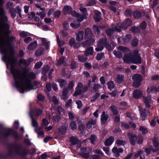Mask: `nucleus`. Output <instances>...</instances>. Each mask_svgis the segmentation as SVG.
<instances>
[{
  "label": "nucleus",
  "instance_id": "1",
  "mask_svg": "<svg viewBox=\"0 0 159 159\" xmlns=\"http://www.w3.org/2000/svg\"><path fill=\"white\" fill-rule=\"evenodd\" d=\"M5 14L2 6H0V52L4 54L2 59L8 68L11 63H13V59L17 60L13 55V49L11 44L16 40V38L14 36L9 37V26Z\"/></svg>",
  "mask_w": 159,
  "mask_h": 159
},
{
  "label": "nucleus",
  "instance_id": "2",
  "mask_svg": "<svg viewBox=\"0 0 159 159\" xmlns=\"http://www.w3.org/2000/svg\"><path fill=\"white\" fill-rule=\"evenodd\" d=\"M17 61V60L13 59V63H11L9 66L10 67L11 72L14 77L15 86L20 93H23L25 91L34 89L31 80L35 79L36 76L33 72L21 73L19 70L16 68Z\"/></svg>",
  "mask_w": 159,
  "mask_h": 159
},
{
  "label": "nucleus",
  "instance_id": "3",
  "mask_svg": "<svg viewBox=\"0 0 159 159\" xmlns=\"http://www.w3.org/2000/svg\"><path fill=\"white\" fill-rule=\"evenodd\" d=\"M63 12L65 15L70 13L71 15L76 17L77 20L79 22H81L84 19H86L87 16L88 15H81L74 11H72L71 7L69 6H65L64 7L63 9Z\"/></svg>",
  "mask_w": 159,
  "mask_h": 159
},
{
  "label": "nucleus",
  "instance_id": "4",
  "mask_svg": "<svg viewBox=\"0 0 159 159\" xmlns=\"http://www.w3.org/2000/svg\"><path fill=\"white\" fill-rule=\"evenodd\" d=\"M107 40L106 38L100 39L98 43V47L95 48V50L97 52L102 51L103 49V46L106 45H107L106 48L108 50H112L115 47L113 43L107 44Z\"/></svg>",
  "mask_w": 159,
  "mask_h": 159
},
{
  "label": "nucleus",
  "instance_id": "5",
  "mask_svg": "<svg viewBox=\"0 0 159 159\" xmlns=\"http://www.w3.org/2000/svg\"><path fill=\"white\" fill-rule=\"evenodd\" d=\"M92 33L89 28H86L85 30V37L88 39L82 43L84 46H89L94 42V40L92 38Z\"/></svg>",
  "mask_w": 159,
  "mask_h": 159
},
{
  "label": "nucleus",
  "instance_id": "6",
  "mask_svg": "<svg viewBox=\"0 0 159 159\" xmlns=\"http://www.w3.org/2000/svg\"><path fill=\"white\" fill-rule=\"evenodd\" d=\"M132 78L134 80L133 86L135 88L139 87L142 79V76L140 74H136L133 76Z\"/></svg>",
  "mask_w": 159,
  "mask_h": 159
},
{
  "label": "nucleus",
  "instance_id": "7",
  "mask_svg": "<svg viewBox=\"0 0 159 159\" xmlns=\"http://www.w3.org/2000/svg\"><path fill=\"white\" fill-rule=\"evenodd\" d=\"M132 63L135 64H140L142 63L141 58L139 54L138 50H135L133 52Z\"/></svg>",
  "mask_w": 159,
  "mask_h": 159
},
{
  "label": "nucleus",
  "instance_id": "8",
  "mask_svg": "<svg viewBox=\"0 0 159 159\" xmlns=\"http://www.w3.org/2000/svg\"><path fill=\"white\" fill-rule=\"evenodd\" d=\"M82 156L85 158H88L89 156V153L92 152V149L89 148H83L81 149Z\"/></svg>",
  "mask_w": 159,
  "mask_h": 159
},
{
  "label": "nucleus",
  "instance_id": "9",
  "mask_svg": "<svg viewBox=\"0 0 159 159\" xmlns=\"http://www.w3.org/2000/svg\"><path fill=\"white\" fill-rule=\"evenodd\" d=\"M121 30L118 27V25L116 26L114 25L112 27V28H109L106 30V32L108 35L111 36L113 33L114 31L120 32Z\"/></svg>",
  "mask_w": 159,
  "mask_h": 159
},
{
  "label": "nucleus",
  "instance_id": "10",
  "mask_svg": "<svg viewBox=\"0 0 159 159\" xmlns=\"http://www.w3.org/2000/svg\"><path fill=\"white\" fill-rule=\"evenodd\" d=\"M132 21L130 19H127L123 23V25L121 24H118V27L121 29L124 28V29H126L127 26L130 25L132 24Z\"/></svg>",
  "mask_w": 159,
  "mask_h": 159
},
{
  "label": "nucleus",
  "instance_id": "11",
  "mask_svg": "<svg viewBox=\"0 0 159 159\" xmlns=\"http://www.w3.org/2000/svg\"><path fill=\"white\" fill-rule=\"evenodd\" d=\"M83 86V84L80 82L78 83L77 87H76L75 91L73 95V96L76 97L82 93L81 89Z\"/></svg>",
  "mask_w": 159,
  "mask_h": 159
},
{
  "label": "nucleus",
  "instance_id": "12",
  "mask_svg": "<svg viewBox=\"0 0 159 159\" xmlns=\"http://www.w3.org/2000/svg\"><path fill=\"white\" fill-rule=\"evenodd\" d=\"M133 52L124 56L123 60L124 62L127 63H132Z\"/></svg>",
  "mask_w": 159,
  "mask_h": 159
},
{
  "label": "nucleus",
  "instance_id": "13",
  "mask_svg": "<svg viewBox=\"0 0 159 159\" xmlns=\"http://www.w3.org/2000/svg\"><path fill=\"white\" fill-rule=\"evenodd\" d=\"M143 101L146 107H149L150 105L152 103L151 97L149 96L143 97Z\"/></svg>",
  "mask_w": 159,
  "mask_h": 159
},
{
  "label": "nucleus",
  "instance_id": "14",
  "mask_svg": "<svg viewBox=\"0 0 159 159\" xmlns=\"http://www.w3.org/2000/svg\"><path fill=\"white\" fill-rule=\"evenodd\" d=\"M112 152L114 154L115 157H116L118 158L120 156L119 153H122L124 150L122 148H118L116 147H114L112 149Z\"/></svg>",
  "mask_w": 159,
  "mask_h": 159
},
{
  "label": "nucleus",
  "instance_id": "15",
  "mask_svg": "<svg viewBox=\"0 0 159 159\" xmlns=\"http://www.w3.org/2000/svg\"><path fill=\"white\" fill-rule=\"evenodd\" d=\"M109 117L108 115L103 111L101 116V120L102 124H105Z\"/></svg>",
  "mask_w": 159,
  "mask_h": 159
},
{
  "label": "nucleus",
  "instance_id": "16",
  "mask_svg": "<svg viewBox=\"0 0 159 159\" xmlns=\"http://www.w3.org/2000/svg\"><path fill=\"white\" fill-rule=\"evenodd\" d=\"M143 95L142 92L139 90L137 89L134 90L133 93V97L135 99L139 98L142 97Z\"/></svg>",
  "mask_w": 159,
  "mask_h": 159
},
{
  "label": "nucleus",
  "instance_id": "17",
  "mask_svg": "<svg viewBox=\"0 0 159 159\" xmlns=\"http://www.w3.org/2000/svg\"><path fill=\"white\" fill-rule=\"evenodd\" d=\"M152 142L155 149L157 151L158 154H159V143L158 139L156 138H154Z\"/></svg>",
  "mask_w": 159,
  "mask_h": 159
},
{
  "label": "nucleus",
  "instance_id": "18",
  "mask_svg": "<svg viewBox=\"0 0 159 159\" xmlns=\"http://www.w3.org/2000/svg\"><path fill=\"white\" fill-rule=\"evenodd\" d=\"M68 90L67 89H64L62 92V95L61 96V98L65 101L68 98Z\"/></svg>",
  "mask_w": 159,
  "mask_h": 159
},
{
  "label": "nucleus",
  "instance_id": "19",
  "mask_svg": "<svg viewBox=\"0 0 159 159\" xmlns=\"http://www.w3.org/2000/svg\"><path fill=\"white\" fill-rule=\"evenodd\" d=\"M114 141V138L113 137H110L106 140L104 142L105 145L108 146L111 145Z\"/></svg>",
  "mask_w": 159,
  "mask_h": 159
},
{
  "label": "nucleus",
  "instance_id": "20",
  "mask_svg": "<svg viewBox=\"0 0 159 159\" xmlns=\"http://www.w3.org/2000/svg\"><path fill=\"white\" fill-rule=\"evenodd\" d=\"M147 91L148 93L158 92L157 85H153L150 86L148 88Z\"/></svg>",
  "mask_w": 159,
  "mask_h": 159
},
{
  "label": "nucleus",
  "instance_id": "21",
  "mask_svg": "<svg viewBox=\"0 0 159 159\" xmlns=\"http://www.w3.org/2000/svg\"><path fill=\"white\" fill-rule=\"evenodd\" d=\"M149 115V112L147 110H145L141 113L140 118L142 120H144L146 119V116Z\"/></svg>",
  "mask_w": 159,
  "mask_h": 159
},
{
  "label": "nucleus",
  "instance_id": "22",
  "mask_svg": "<svg viewBox=\"0 0 159 159\" xmlns=\"http://www.w3.org/2000/svg\"><path fill=\"white\" fill-rule=\"evenodd\" d=\"M93 51V48L92 47H90L87 48L85 51L84 55L86 56H88L89 55H92Z\"/></svg>",
  "mask_w": 159,
  "mask_h": 159
},
{
  "label": "nucleus",
  "instance_id": "23",
  "mask_svg": "<svg viewBox=\"0 0 159 159\" xmlns=\"http://www.w3.org/2000/svg\"><path fill=\"white\" fill-rule=\"evenodd\" d=\"M30 116L31 118V123L32 125V126L34 127H35L36 128V129H38V128H37V127L38 126V124L37 121L34 119L32 115L31 114V113L30 112L29 113Z\"/></svg>",
  "mask_w": 159,
  "mask_h": 159
},
{
  "label": "nucleus",
  "instance_id": "24",
  "mask_svg": "<svg viewBox=\"0 0 159 159\" xmlns=\"http://www.w3.org/2000/svg\"><path fill=\"white\" fill-rule=\"evenodd\" d=\"M137 139V136L136 134H133L129 137L131 143L133 145H135V142Z\"/></svg>",
  "mask_w": 159,
  "mask_h": 159
},
{
  "label": "nucleus",
  "instance_id": "25",
  "mask_svg": "<svg viewBox=\"0 0 159 159\" xmlns=\"http://www.w3.org/2000/svg\"><path fill=\"white\" fill-rule=\"evenodd\" d=\"M96 122V120H91L86 124V127L88 129H90L93 125H95Z\"/></svg>",
  "mask_w": 159,
  "mask_h": 159
},
{
  "label": "nucleus",
  "instance_id": "26",
  "mask_svg": "<svg viewBox=\"0 0 159 159\" xmlns=\"http://www.w3.org/2000/svg\"><path fill=\"white\" fill-rule=\"evenodd\" d=\"M131 36L130 35H126L125 37H123L122 38V43L124 44H125L129 42L131 39Z\"/></svg>",
  "mask_w": 159,
  "mask_h": 159
},
{
  "label": "nucleus",
  "instance_id": "27",
  "mask_svg": "<svg viewBox=\"0 0 159 159\" xmlns=\"http://www.w3.org/2000/svg\"><path fill=\"white\" fill-rule=\"evenodd\" d=\"M84 34V32L83 31L79 32L76 38V40L78 41H80L82 40L83 39Z\"/></svg>",
  "mask_w": 159,
  "mask_h": 159
},
{
  "label": "nucleus",
  "instance_id": "28",
  "mask_svg": "<svg viewBox=\"0 0 159 159\" xmlns=\"http://www.w3.org/2000/svg\"><path fill=\"white\" fill-rule=\"evenodd\" d=\"M57 81L59 83L60 86L61 88H64L67 84L66 81L63 79H58Z\"/></svg>",
  "mask_w": 159,
  "mask_h": 159
},
{
  "label": "nucleus",
  "instance_id": "29",
  "mask_svg": "<svg viewBox=\"0 0 159 159\" xmlns=\"http://www.w3.org/2000/svg\"><path fill=\"white\" fill-rule=\"evenodd\" d=\"M124 76L122 74H118L116 79V81L119 83H120L124 80Z\"/></svg>",
  "mask_w": 159,
  "mask_h": 159
},
{
  "label": "nucleus",
  "instance_id": "30",
  "mask_svg": "<svg viewBox=\"0 0 159 159\" xmlns=\"http://www.w3.org/2000/svg\"><path fill=\"white\" fill-rule=\"evenodd\" d=\"M69 127L72 130H75L77 128V125L75 121H72L69 124Z\"/></svg>",
  "mask_w": 159,
  "mask_h": 159
},
{
  "label": "nucleus",
  "instance_id": "31",
  "mask_svg": "<svg viewBox=\"0 0 159 159\" xmlns=\"http://www.w3.org/2000/svg\"><path fill=\"white\" fill-rule=\"evenodd\" d=\"M37 43L36 41H34V42L32 43H30L28 47V48L29 50H32L36 48L37 46Z\"/></svg>",
  "mask_w": 159,
  "mask_h": 159
},
{
  "label": "nucleus",
  "instance_id": "32",
  "mask_svg": "<svg viewBox=\"0 0 159 159\" xmlns=\"http://www.w3.org/2000/svg\"><path fill=\"white\" fill-rule=\"evenodd\" d=\"M110 108L111 109V111L114 115H116L118 114L119 111L117 108L115 106L112 105L110 107Z\"/></svg>",
  "mask_w": 159,
  "mask_h": 159
},
{
  "label": "nucleus",
  "instance_id": "33",
  "mask_svg": "<svg viewBox=\"0 0 159 159\" xmlns=\"http://www.w3.org/2000/svg\"><path fill=\"white\" fill-rule=\"evenodd\" d=\"M59 131L61 134H64L66 131V127L65 126L62 125L59 128Z\"/></svg>",
  "mask_w": 159,
  "mask_h": 159
},
{
  "label": "nucleus",
  "instance_id": "34",
  "mask_svg": "<svg viewBox=\"0 0 159 159\" xmlns=\"http://www.w3.org/2000/svg\"><path fill=\"white\" fill-rule=\"evenodd\" d=\"M36 130L38 131H37V132L38 134L39 137H43L44 136L43 132L41 128L37 129H35V131Z\"/></svg>",
  "mask_w": 159,
  "mask_h": 159
},
{
  "label": "nucleus",
  "instance_id": "35",
  "mask_svg": "<svg viewBox=\"0 0 159 159\" xmlns=\"http://www.w3.org/2000/svg\"><path fill=\"white\" fill-rule=\"evenodd\" d=\"M57 44L59 46L61 47L65 44L63 41H62L58 36H57Z\"/></svg>",
  "mask_w": 159,
  "mask_h": 159
},
{
  "label": "nucleus",
  "instance_id": "36",
  "mask_svg": "<svg viewBox=\"0 0 159 159\" xmlns=\"http://www.w3.org/2000/svg\"><path fill=\"white\" fill-rule=\"evenodd\" d=\"M107 84L108 89H109L111 90L115 87V84L113 81H110L108 82Z\"/></svg>",
  "mask_w": 159,
  "mask_h": 159
},
{
  "label": "nucleus",
  "instance_id": "37",
  "mask_svg": "<svg viewBox=\"0 0 159 159\" xmlns=\"http://www.w3.org/2000/svg\"><path fill=\"white\" fill-rule=\"evenodd\" d=\"M116 143L117 144L119 145L123 146L126 144V142L123 140L118 139L116 141Z\"/></svg>",
  "mask_w": 159,
  "mask_h": 159
},
{
  "label": "nucleus",
  "instance_id": "38",
  "mask_svg": "<svg viewBox=\"0 0 159 159\" xmlns=\"http://www.w3.org/2000/svg\"><path fill=\"white\" fill-rule=\"evenodd\" d=\"M70 141L73 145L76 144L78 142V139L75 137H71L70 139Z\"/></svg>",
  "mask_w": 159,
  "mask_h": 159
},
{
  "label": "nucleus",
  "instance_id": "39",
  "mask_svg": "<svg viewBox=\"0 0 159 159\" xmlns=\"http://www.w3.org/2000/svg\"><path fill=\"white\" fill-rule=\"evenodd\" d=\"M100 94L98 93H96L92 98L91 101L92 102H94L97 99L99 96Z\"/></svg>",
  "mask_w": 159,
  "mask_h": 159
},
{
  "label": "nucleus",
  "instance_id": "40",
  "mask_svg": "<svg viewBox=\"0 0 159 159\" xmlns=\"http://www.w3.org/2000/svg\"><path fill=\"white\" fill-rule=\"evenodd\" d=\"M113 52L114 55L117 58H120L122 57V54L120 52L114 51Z\"/></svg>",
  "mask_w": 159,
  "mask_h": 159
},
{
  "label": "nucleus",
  "instance_id": "41",
  "mask_svg": "<svg viewBox=\"0 0 159 159\" xmlns=\"http://www.w3.org/2000/svg\"><path fill=\"white\" fill-rule=\"evenodd\" d=\"M74 83L75 81H71L69 83L68 87L66 89H67L68 91L71 90L74 86Z\"/></svg>",
  "mask_w": 159,
  "mask_h": 159
},
{
  "label": "nucleus",
  "instance_id": "42",
  "mask_svg": "<svg viewBox=\"0 0 159 159\" xmlns=\"http://www.w3.org/2000/svg\"><path fill=\"white\" fill-rule=\"evenodd\" d=\"M133 16L135 18L138 19L141 17V13L138 11H135L133 13Z\"/></svg>",
  "mask_w": 159,
  "mask_h": 159
},
{
  "label": "nucleus",
  "instance_id": "43",
  "mask_svg": "<svg viewBox=\"0 0 159 159\" xmlns=\"http://www.w3.org/2000/svg\"><path fill=\"white\" fill-rule=\"evenodd\" d=\"M121 92L120 91L116 90L111 93L110 94L112 96L116 97Z\"/></svg>",
  "mask_w": 159,
  "mask_h": 159
},
{
  "label": "nucleus",
  "instance_id": "44",
  "mask_svg": "<svg viewBox=\"0 0 159 159\" xmlns=\"http://www.w3.org/2000/svg\"><path fill=\"white\" fill-rule=\"evenodd\" d=\"M104 57V53H100L97 54L96 58L98 60H100L102 59Z\"/></svg>",
  "mask_w": 159,
  "mask_h": 159
},
{
  "label": "nucleus",
  "instance_id": "45",
  "mask_svg": "<svg viewBox=\"0 0 159 159\" xmlns=\"http://www.w3.org/2000/svg\"><path fill=\"white\" fill-rule=\"evenodd\" d=\"M20 63V64L25 66H28L29 64L28 63L27 60H25L24 59H21L19 61Z\"/></svg>",
  "mask_w": 159,
  "mask_h": 159
},
{
  "label": "nucleus",
  "instance_id": "46",
  "mask_svg": "<svg viewBox=\"0 0 159 159\" xmlns=\"http://www.w3.org/2000/svg\"><path fill=\"white\" fill-rule=\"evenodd\" d=\"M80 23H77L76 22L72 23L70 25L73 28L77 29L79 28L80 26Z\"/></svg>",
  "mask_w": 159,
  "mask_h": 159
},
{
  "label": "nucleus",
  "instance_id": "47",
  "mask_svg": "<svg viewBox=\"0 0 159 159\" xmlns=\"http://www.w3.org/2000/svg\"><path fill=\"white\" fill-rule=\"evenodd\" d=\"M118 50L123 52H127L129 51V49L127 48L122 46H120L118 47Z\"/></svg>",
  "mask_w": 159,
  "mask_h": 159
},
{
  "label": "nucleus",
  "instance_id": "48",
  "mask_svg": "<svg viewBox=\"0 0 159 159\" xmlns=\"http://www.w3.org/2000/svg\"><path fill=\"white\" fill-rule=\"evenodd\" d=\"M93 29L95 34H98L99 33V29L98 26L95 25H93Z\"/></svg>",
  "mask_w": 159,
  "mask_h": 159
},
{
  "label": "nucleus",
  "instance_id": "49",
  "mask_svg": "<svg viewBox=\"0 0 159 159\" xmlns=\"http://www.w3.org/2000/svg\"><path fill=\"white\" fill-rule=\"evenodd\" d=\"M49 69V66L47 65L45 66L43 69L42 73L43 74H45L48 71Z\"/></svg>",
  "mask_w": 159,
  "mask_h": 159
},
{
  "label": "nucleus",
  "instance_id": "50",
  "mask_svg": "<svg viewBox=\"0 0 159 159\" xmlns=\"http://www.w3.org/2000/svg\"><path fill=\"white\" fill-rule=\"evenodd\" d=\"M139 130L143 134H146L148 132L147 129L143 126L140 127L139 128Z\"/></svg>",
  "mask_w": 159,
  "mask_h": 159
},
{
  "label": "nucleus",
  "instance_id": "51",
  "mask_svg": "<svg viewBox=\"0 0 159 159\" xmlns=\"http://www.w3.org/2000/svg\"><path fill=\"white\" fill-rule=\"evenodd\" d=\"M65 58L64 57H62L60 58L57 63V66H60L63 64L65 61Z\"/></svg>",
  "mask_w": 159,
  "mask_h": 159
},
{
  "label": "nucleus",
  "instance_id": "52",
  "mask_svg": "<svg viewBox=\"0 0 159 159\" xmlns=\"http://www.w3.org/2000/svg\"><path fill=\"white\" fill-rule=\"evenodd\" d=\"M79 61L81 62H84L87 60V58L83 56H80L78 57Z\"/></svg>",
  "mask_w": 159,
  "mask_h": 159
},
{
  "label": "nucleus",
  "instance_id": "53",
  "mask_svg": "<svg viewBox=\"0 0 159 159\" xmlns=\"http://www.w3.org/2000/svg\"><path fill=\"white\" fill-rule=\"evenodd\" d=\"M72 101L71 99H69L66 102L65 106L66 107H69L71 105Z\"/></svg>",
  "mask_w": 159,
  "mask_h": 159
},
{
  "label": "nucleus",
  "instance_id": "54",
  "mask_svg": "<svg viewBox=\"0 0 159 159\" xmlns=\"http://www.w3.org/2000/svg\"><path fill=\"white\" fill-rule=\"evenodd\" d=\"M42 112V111L39 109H36L34 111V113L37 116H39L40 115Z\"/></svg>",
  "mask_w": 159,
  "mask_h": 159
},
{
  "label": "nucleus",
  "instance_id": "55",
  "mask_svg": "<svg viewBox=\"0 0 159 159\" xmlns=\"http://www.w3.org/2000/svg\"><path fill=\"white\" fill-rule=\"evenodd\" d=\"M131 30L132 31L135 33H139L140 31L138 27L135 26L132 27Z\"/></svg>",
  "mask_w": 159,
  "mask_h": 159
},
{
  "label": "nucleus",
  "instance_id": "56",
  "mask_svg": "<svg viewBox=\"0 0 159 159\" xmlns=\"http://www.w3.org/2000/svg\"><path fill=\"white\" fill-rule=\"evenodd\" d=\"M28 35V34L26 32L22 31L20 33V36L21 37L25 38Z\"/></svg>",
  "mask_w": 159,
  "mask_h": 159
},
{
  "label": "nucleus",
  "instance_id": "57",
  "mask_svg": "<svg viewBox=\"0 0 159 159\" xmlns=\"http://www.w3.org/2000/svg\"><path fill=\"white\" fill-rule=\"evenodd\" d=\"M12 130L10 129H7L5 132L4 134V135L5 137H7L10 135L11 133Z\"/></svg>",
  "mask_w": 159,
  "mask_h": 159
},
{
  "label": "nucleus",
  "instance_id": "58",
  "mask_svg": "<svg viewBox=\"0 0 159 159\" xmlns=\"http://www.w3.org/2000/svg\"><path fill=\"white\" fill-rule=\"evenodd\" d=\"M96 137L95 135H92L90 138L92 143L93 144L96 140Z\"/></svg>",
  "mask_w": 159,
  "mask_h": 159
},
{
  "label": "nucleus",
  "instance_id": "59",
  "mask_svg": "<svg viewBox=\"0 0 159 159\" xmlns=\"http://www.w3.org/2000/svg\"><path fill=\"white\" fill-rule=\"evenodd\" d=\"M43 63L41 61H39L36 63L34 66V67L36 69L40 68L43 65Z\"/></svg>",
  "mask_w": 159,
  "mask_h": 159
},
{
  "label": "nucleus",
  "instance_id": "60",
  "mask_svg": "<svg viewBox=\"0 0 159 159\" xmlns=\"http://www.w3.org/2000/svg\"><path fill=\"white\" fill-rule=\"evenodd\" d=\"M138 40L137 39L133 40L132 42V45L133 46H136L138 44Z\"/></svg>",
  "mask_w": 159,
  "mask_h": 159
},
{
  "label": "nucleus",
  "instance_id": "61",
  "mask_svg": "<svg viewBox=\"0 0 159 159\" xmlns=\"http://www.w3.org/2000/svg\"><path fill=\"white\" fill-rule=\"evenodd\" d=\"M100 88L101 86L99 84H96L94 85L93 87V89L95 91H97L98 89Z\"/></svg>",
  "mask_w": 159,
  "mask_h": 159
},
{
  "label": "nucleus",
  "instance_id": "62",
  "mask_svg": "<svg viewBox=\"0 0 159 159\" xmlns=\"http://www.w3.org/2000/svg\"><path fill=\"white\" fill-rule=\"evenodd\" d=\"M151 151H152L153 152H155L156 151L152 149V148L151 147H149L148 148H146L145 150V152L148 154H149Z\"/></svg>",
  "mask_w": 159,
  "mask_h": 159
},
{
  "label": "nucleus",
  "instance_id": "63",
  "mask_svg": "<svg viewBox=\"0 0 159 159\" xmlns=\"http://www.w3.org/2000/svg\"><path fill=\"white\" fill-rule=\"evenodd\" d=\"M76 103L77 105V108L80 109L82 106V104L81 101L80 100H77L76 101Z\"/></svg>",
  "mask_w": 159,
  "mask_h": 159
},
{
  "label": "nucleus",
  "instance_id": "64",
  "mask_svg": "<svg viewBox=\"0 0 159 159\" xmlns=\"http://www.w3.org/2000/svg\"><path fill=\"white\" fill-rule=\"evenodd\" d=\"M52 101L55 104H57L58 103V100L57 99V98L55 96L53 97Z\"/></svg>",
  "mask_w": 159,
  "mask_h": 159
}]
</instances>
